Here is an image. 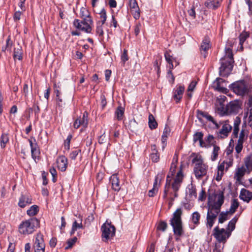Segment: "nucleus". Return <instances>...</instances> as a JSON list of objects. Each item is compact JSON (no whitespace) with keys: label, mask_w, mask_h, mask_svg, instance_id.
Returning a JSON list of instances; mask_svg holds the SVG:
<instances>
[{"label":"nucleus","mask_w":252,"mask_h":252,"mask_svg":"<svg viewBox=\"0 0 252 252\" xmlns=\"http://www.w3.org/2000/svg\"><path fill=\"white\" fill-rule=\"evenodd\" d=\"M94 215L93 213L90 214L85 220L84 224L87 226H89L91 222L94 221Z\"/></svg>","instance_id":"50"},{"label":"nucleus","mask_w":252,"mask_h":252,"mask_svg":"<svg viewBox=\"0 0 252 252\" xmlns=\"http://www.w3.org/2000/svg\"><path fill=\"white\" fill-rule=\"evenodd\" d=\"M107 140V137L103 133L101 135H100L98 139V142L99 144H102L105 143Z\"/></svg>","instance_id":"62"},{"label":"nucleus","mask_w":252,"mask_h":252,"mask_svg":"<svg viewBox=\"0 0 252 252\" xmlns=\"http://www.w3.org/2000/svg\"><path fill=\"white\" fill-rule=\"evenodd\" d=\"M226 55L220 60V74L223 77L227 76L233 68V58L231 49L229 48L226 49Z\"/></svg>","instance_id":"4"},{"label":"nucleus","mask_w":252,"mask_h":252,"mask_svg":"<svg viewBox=\"0 0 252 252\" xmlns=\"http://www.w3.org/2000/svg\"><path fill=\"white\" fill-rule=\"evenodd\" d=\"M73 24L77 30L82 32H91L94 26L92 19H75Z\"/></svg>","instance_id":"7"},{"label":"nucleus","mask_w":252,"mask_h":252,"mask_svg":"<svg viewBox=\"0 0 252 252\" xmlns=\"http://www.w3.org/2000/svg\"><path fill=\"white\" fill-rule=\"evenodd\" d=\"M183 174L181 170L179 171L172 184V188L174 192H177L183 181Z\"/></svg>","instance_id":"15"},{"label":"nucleus","mask_w":252,"mask_h":252,"mask_svg":"<svg viewBox=\"0 0 252 252\" xmlns=\"http://www.w3.org/2000/svg\"><path fill=\"white\" fill-rule=\"evenodd\" d=\"M221 1L219 0H208L204 4L206 7L213 10H216L220 5Z\"/></svg>","instance_id":"25"},{"label":"nucleus","mask_w":252,"mask_h":252,"mask_svg":"<svg viewBox=\"0 0 252 252\" xmlns=\"http://www.w3.org/2000/svg\"><path fill=\"white\" fill-rule=\"evenodd\" d=\"M129 6L134 18L138 19L140 16V10L136 0H129Z\"/></svg>","instance_id":"14"},{"label":"nucleus","mask_w":252,"mask_h":252,"mask_svg":"<svg viewBox=\"0 0 252 252\" xmlns=\"http://www.w3.org/2000/svg\"><path fill=\"white\" fill-rule=\"evenodd\" d=\"M215 200L212 201L210 195L208 197V211L206 217V226L211 229L220 211V207L224 202V193L219 191L214 194Z\"/></svg>","instance_id":"1"},{"label":"nucleus","mask_w":252,"mask_h":252,"mask_svg":"<svg viewBox=\"0 0 252 252\" xmlns=\"http://www.w3.org/2000/svg\"><path fill=\"white\" fill-rule=\"evenodd\" d=\"M32 203V199L28 196L22 195L19 199L18 205L20 207L24 208L26 206Z\"/></svg>","instance_id":"27"},{"label":"nucleus","mask_w":252,"mask_h":252,"mask_svg":"<svg viewBox=\"0 0 252 252\" xmlns=\"http://www.w3.org/2000/svg\"><path fill=\"white\" fill-rule=\"evenodd\" d=\"M177 162H178V158H177V156L176 155H175L173 158L172 162L171 164V167H170V172L171 173V176L173 175V174L175 171V169H176V167L177 166Z\"/></svg>","instance_id":"42"},{"label":"nucleus","mask_w":252,"mask_h":252,"mask_svg":"<svg viewBox=\"0 0 252 252\" xmlns=\"http://www.w3.org/2000/svg\"><path fill=\"white\" fill-rule=\"evenodd\" d=\"M241 122V119L239 117H236L234 119L232 132V135L234 138H238L235 148L237 154H239L242 151L243 143L248 139L249 133V130L247 128L246 124L244 123L242 126L240 132L239 134V126Z\"/></svg>","instance_id":"2"},{"label":"nucleus","mask_w":252,"mask_h":252,"mask_svg":"<svg viewBox=\"0 0 252 252\" xmlns=\"http://www.w3.org/2000/svg\"><path fill=\"white\" fill-rule=\"evenodd\" d=\"M148 124H149V127L151 129H155L158 126V123L156 122L154 116L151 114H150L149 115Z\"/></svg>","instance_id":"34"},{"label":"nucleus","mask_w":252,"mask_h":252,"mask_svg":"<svg viewBox=\"0 0 252 252\" xmlns=\"http://www.w3.org/2000/svg\"><path fill=\"white\" fill-rule=\"evenodd\" d=\"M208 169V166L206 164L199 166H194L193 172L195 177L198 179H201L203 177L207 175Z\"/></svg>","instance_id":"13"},{"label":"nucleus","mask_w":252,"mask_h":252,"mask_svg":"<svg viewBox=\"0 0 252 252\" xmlns=\"http://www.w3.org/2000/svg\"><path fill=\"white\" fill-rule=\"evenodd\" d=\"M188 193L190 196L196 197L197 192L195 187L194 185L192 184L189 185L188 187Z\"/></svg>","instance_id":"45"},{"label":"nucleus","mask_w":252,"mask_h":252,"mask_svg":"<svg viewBox=\"0 0 252 252\" xmlns=\"http://www.w3.org/2000/svg\"><path fill=\"white\" fill-rule=\"evenodd\" d=\"M230 235L229 231H227L224 228L220 229L218 226L215 227L213 230V236L220 243L225 242Z\"/></svg>","instance_id":"9"},{"label":"nucleus","mask_w":252,"mask_h":252,"mask_svg":"<svg viewBox=\"0 0 252 252\" xmlns=\"http://www.w3.org/2000/svg\"><path fill=\"white\" fill-rule=\"evenodd\" d=\"M77 238L76 237L69 239L67 242V246L65 247V249L67 250L72 247L73 245L77 241Z\"/></svg>","instance_id":"51"},{"label":"nucleus","mask_w":252,"mask_h":252,"mask_svg":"<svg viewBox=\"0 0 252 252\" xmlns=\"http://www.w3.org/2000/svg\"><path fill=\"white\" fill-rule=\"evenodd\" d=\"M224 82V80L220 78H217L216 80V89L220 92H223L224 91L226 90V89L223 87L221 86V84Z\"/></svg>","instance_id":"37"},{"label":"nucleus","mask_w":252,"mask_h":252,"mask_svg":"<svg viewBox=\"0 0 252 252\" xmlns=\"http://www.w3.org/2000/svg\"><path fill=\"white\" fill-rule=\"evenodd\" d=\"M124 113V109L120 106L117 108L116 112L115 114L116 115L117 118L118 120H121L122 119V117L123 116Z\"/></svg>","instance_id":"48"},{"label":"nucleus","mask_w":252,"mask_h":252,"mask_svg":"<svg viewBox=\"0 0 252 252\" xmlns=\"http://www.w3.org/2000/svg\"><path fill=\"white\" fill-rule=\"evenodd\" d=\"M247 171L248 170L244 166L237 169L234 176V178L237 181L240 182L242 178L244 176Z\"/></svg>","instance_id":"26"},{"label":"nucleus","mask_w":252,"mask_h":252,"mask_svg":"<svg viewBox=\"0 0 252 252\" xmlns=\"http://www.w3.org/2000/svg\"><path fill=\"white\" fill-rule=\"evenodd\" d=\"M79 16L82 19H92L89 10L84 7L80 8Z\"/></svg>","instance_id":"29"},{"label":"nucleus","mask_w":252,"mask_h":252,"mask_svg":"<svg viewBox=\"0 0 252 252\" xmlns=\"http://www.w3.org/2000/svg\"><path fill=\"white\" fill-rule=\"evenodd\" d=\"M164 57L166 62L168 63H172V62H173V58L170 55L168 52H166L164 53Z\"/></svg>","instance_id":"64"},{"label":"nucleus","mask_w":252,"mask_h":252,"mask_svg":"<svg viewBox=\"0 0 252 252\" xmlns=\"http://www.w3.org/2000/svg\"><path fill=\"white\" fill-rule=\"evenodd\" d=\"M121 60L122 62L124 64L125 63L128 61V57L127 55V51L126 49H124L123 53L121 55Z\"/></svg>","instance_id":"59"},{"label":"nucleus","mask_w":252,"mask_h":252,"mask_svg":"<svg viewBox=\"0 0 252 252\" xmlns=\"http://www.w3.org/2000/svg\"><path fill=\"white\" fill-rule=\"evenodd\" d=\"M71 138H72V135L69 134L68 135L67 137L64 141V148L67 150H69L70 143V141H71Z\"/></svg>","instance_id":"57"},{"label":"nucleus","mask_w":252,"mask_h":252,"mask_svg":"<svg viewBox=\"0 0 252 252\" xmlns=\"http://www.w3.org/2000/svg\"><path fill=\"white\" fill-rule=\"evenodd\" d=\"M246 168L248 170V173H250L252 171V157L250 156L247 157L244 160Z\"/></svg>","instance_id":"32"},{"label":"nucleus","mask_w":252,"mask_h":252,"mask_svg":"<svg viewBox=\"0 0 252 252\" xmlns=\"http://www.w3.org/2000/svg\"><path fill=\"white\" fill-rule=\"evenodd\" d=\"M229 88L236 94L241 96L248 94L250 91L249 84L245 80L235 81L230 84Z\"/></svg>","instance_id":"6"},{"label":"nucleus","mask_w":252,"mask_h":252,"mask_svg":"<svg viewBox=\"0 0 252 252\" xmlns=\"http://www.w3.org/2000/svg\"><path fill=\"white\" fill-rule=\"evenodd\" d=\"M79 217L80 218V220H79V222H77V220H75L73 222L72 225L76 230H77V229H82L84 227L83 225L82 224V217L80 215L79 216Z\"/></svg>","instance_id":"47"},{"label":"nucleus","mask_w":252,"mask_h":252,"mask_svg":"<svg viewBox=\"0 0 252 252\" xmlns=\"http://www.w3.org/2000/svg\"><path fill=\"white\" fill-rule=\"evenodd\" d=\"M150 158L153 162H157L159 159V155L158 152L154 153L152 152L151 154Z\"/></svg>","instance_id":"56"},{"label":"nucleus","mask_w":252,"mask_h":252,"mask_svg":"<svg viewBox=\"0 0 252 252\" xmlns=\"http://www.w3.org/2000/svg\"><path fill=\"white\" fill-rule=\"evenodd\" d=\"M182 214L181 208H178L174 212L173 217L170 220V224L172 226L174 234L177 237L176 238L177 241L184 234L181 218Z\"/></svg>","instance_id":"3"},{"label":"nucleus","mask_w":252,"mask_h":252,"mask_svg":"<svg viewBox=\"0 0 252 252\" xmlns=\"http://www.w3.org/2000/svg\"><path fill=\"white\" fill-rule=\"evenodd\" d=\"M229 214V212L227 211L224 212H221L219 216V223H223L225 220H228V215Z\"/></svg>","instance_id":"43"},{"label":"nucleus","mask_w":252,"mask_h":252,"mask_svg":"<svg viewBox=\"0 0 252 252\" xmlns=\"http://www.w3.org/2000/svg\"><path fill=\"white\" fill-rule=\"evenodd\" d=\"M220 150V148L218 146L216 145H213V150L211 157V159L212 161H215L217 159Z\"/></svg>","instance_id":"38"},{"label":"nucleus","mask_w":252,"mask_h":252,"mask_svg":"<svg viewBox=\"0 0 252 252\" xmlns=\"http://www.w3.org/2000/svg\"><path fill=\"white\" fill-rule=\"evenodd\" d=\"M166 77L169 82H170L171 84L174 83L175 77L171 70H168Z\"/></svg>","instance_id":"58"},{"label":"nucleus","mask_w":252,"mask_h":252,"mask_svg":"<svg viewBox=\"0 0 252 252\" xmlns=\"http://www.w3.org/2000/svg\"><path fill=\"white\" fill-rule=\"evenodd\" d=\"M9 141L8 135L6 133H2L0 137V146L2 148H4L6 144Z\"/></svg>","instance_id":"41"},{"label":"nucleus","mask_w":252,"mask_h":252,"mask_svg":"<svg viewBox=\"0 0 252 252\" xmlns=\"http://www.w3.org/2000/svg\"><path fill=\"white\" fill-rule=\"evenodd\" d=\"M128 128L132 132H136L138 130V124L135 120L129 121L128 125Z\"/></svg>","instance_id":"39"},{"label":"nucleus","mask_w":252,"mask_h":252,"mask_svg":"<svg viewBox=\"0 0 252 252\" xmlns=\"http://www.w3.org/2000/svg\"><path fill=\"white\" fill-rule=\"evenodd\" d=\"M200 215L198 212H195L192 214L191 221L195 225L199 224Z\"/></svg>","instance_id":"40"},{"label":"nucleus","mask_w":252,"mask_h":252,"mask_svg":"<svg viewBox=\"0 0 252 252\" xmlns=\"http://www.w3.org/2000/svg\"><path fill=\"white\" fill-rule=\"evenodd\" d=\"M210 39L205 37L200 47L201 53L204 58L206 57V52L210 48Z\"/></svg>","instance_id":"24"},{"label":"nucleus","mask_w":252,"mask_h":252,"mask_svg":"<svg viewBox=\"0 0 252 252\" xmlns=\"http://www.w3.org/2000/svg\"><path fill=\"white\" fill-rule=\"evenodd\" d=\"M88 114L85 112L82 118H77L73 124V126L75 128H78L82 126L84 127H86L88 125Z\"/></svg>","instance_id":"17"},{"label":"nucleus","mask_w":252,"mask_h":252,"mask_svg":"<svg viewBox=\"0 0 252 252\" xmlns=\"http://www.w3.org/2000/svg\"><path fill=\"white\" fill-rule=\"evenodd\" d=\"M228 121H225L224 124L222 125V128L220 130L219 133L222 135L221 137L225 138L228 136V134L232 130V126L228 123Z\"/></svg>","instance_id":"19"},{"label":"nucleus","mask_w":252,"mask_h":252,"mask_svg":"<svg viewBox=\"0 0 252 252\" xmlns=\"http://www.w3.org/2000/svg\"><path fill=\"white\" fill-rule=\"evenodd\" d=\"M238 218L237 216L234 217L228 223L227 225V227L226 228L227 231H229L230 232V234L233 230H234L235 228V224L238 220Z\"/></svg>","instance_id":"33"},{"label":"nucleus","mask_w":252,"mask_h":252,"mask_svg":"<svg viewBox=\"0 0 252 252\" xmlns=\"http://www.w3.org/2000/svg\"><path fill=\"white\" fill-rule=\"evenodd\" d=\"M203 134L202 132H197L193 135V141L194 143H196L197 141H199L203 138Z\"/></svg>","instance_id":"52"},{"label":"nucleus","mask_w":252,"mask_h":252,"mask_svg":"<svg viewBox=\"0 0 252 252\" xmlns=\"http://www.w3.org/2000/svg\"><path fill=\"white\" fill-rule=\"evenodd\" d=\"M247 114H249V120L250 122L252 121V95H250L247 103Z\"/></svg>","instance_id":"30"},{"label":"nucleus","mask_w":252,"mask_h":252,"mask_svg":"<svg viewBox=\"0 0 252 252\" xmlns=\"http://www.w3.org/2000/svg\"><path fill=\"white\" fill-rule=\"evenodd\" d=\"M190 157L192 158V162L194 164V166H199L205 164L202 156L198 154L192 153Z\"/></svg>","instance_id":"20"},{"label":"nucleus","mask_w":252,"mask_h":252,"mask_svg":"<svg viewBox=\"0 0 252 252\" xmlns=\"http://www.w3.org/2000/svg\"><path fill=\"white\" fill-rule=\"evenodd\" d=\"M185 91V87L183 86H179L177 88L174 92L173 98L177 103L179 102L182 98Z\"/></svg>","instance_id":"22"},{"label":"nucleus","mask_w":252,"mask_h":252,"mask_svg":"<svg viewBox=\"0 0 252 252\" xmlns=\"http://www.w3.org/2000/svg\"><path fill=\"white\" fill-rule=\"evenodd\" d=\"M226 96H223L220 99H218L215 103L216 111L220 116H223L226 114V105L224 104Z\"/></svg>","instance_id":"10"},{"label":"nucleus","mask_w":252,"mask_h":252,"mask_svg":"<svg viewBox=\"0 0 252 252\" xmlns=\"http://www.w3.org/2000/svg\"><path fill=\"white\" fill-rule=\"evenodd\" d=\"M13 58L15 60H21L22 59V50L21 47L15 48L14 49Z\"/></svg>","instance_id":"35"},{"label":"nucleus","mask_w":252,"mask_h":252,"mask_svg":"<svg viewBox=\"0 0 252 252\" xmlns=\"http://www.w3.org/2000/svg\"><path fill=\"white\" fill-rule=\"evenodd\" d=\"M198 113L203 117L206 118L208 121L211 122L213 121V117L209 115L207 112L199 111Z\"/></svg>","instance_id":"60"},{"label":"nucleus","mask_w":252,"mask_h":252,"mask_svg":"<svg viewBox=\"0 0 252 252\" xmlns=\"http://www.w3.org/2000/svg\"><path fill=\"white\" fill-rule=\"evenodd\" d=\"M81 153V150L76 149L72 151L69 155V158L72 160H75L77 156Z\"/></svg>","instance_id":"53"},{"label":"nucleus","mask_w":252,"mask_h":252,"mask_svg":"<svg viewBox=\"0 0 252 252\" xmlns=\"http://www.w3.org/2000/svg\"><path fill=\"white\" fill-rule=\"evenodd\" d=\"M110 182L111 183L113 189L117 191L120 189L121 187L119 184V180L117 175H112L110 178Z\"/></svg>","instance_id":"23"},{"label":"nucleus","mask_w":252,"mask_h":252,"mask_svg":"<svg viewBox=\"0 0 252 252\" xmlns=\"http://www.w3.org/2000/svg\"><path fill=\"white\" fill-rule=\"evenodd\" d=\"M22 15V12L20 11H15L13 15V19L15 22H17L20 20Z\"/></svg>","instance_id":"61"},{"label":"nucleus","mask_w":252,"mask_h":252,"mask_svg":"<svg viewBox=\"0 0 252 252\" xmlns=\"http://www.w3.org/2000/svg\"><path fill=\"white\" fill-rule=\"evenodd\" d=\"M13 43L12 41L11 40L10 36H8L6 41V45L5 46H3L2 47L1 50L3 52H5L6 50H10Z\"/></svg>","instance_id":"46"},{"label":"nucleus","mask_w":252,"mask_h":252,"mask_svg":"<svg viewBox=\"0 0 252 252\" xmlns=\"http://www.w3.org/2000/svg\"><path fill=\"white\" fill-rule=\"evenodd\" d=\"M162 178V174H158L156 177H155V181H154V185H153V188H156L158 189V182L159 181V182H160V180H161V178ZM160 183H159V184Z\"/></svg>","instance_id":"54"},{"label":"nucleus","mask_w":252,"mask_h":252,"mask_svg":"<svg viewBox=\"0 0 252 252\" xmlns=\"http://www.w3.org/2000/svg\"><path fill=\"white\" fill-rule=\"evenodd\" d=\"M34 252H44L45 244L42 234H37L34 244Z\"/></svg>","instance_id":"11"},{"label":"nucleus","mask_w":252,"mask_h":252,"mask_svg":"<svg viewBox=\"0 0 252 252\" xmlns=\"http://www.w3.org/2000/svg\"><path fill=\"white\" fill-rule=\"evenodd\" d=\"M241 108L240 104L238 101H231L226 105V115L236 114L239 112Z\"/></svg>","instance_id":"12"},{"label":"nucleus","mask_w":252,"mask_h":252,"mask_svg":"<svg viewBox=\"0 0 252 252\" xmlns=\"http://www.w3.org/2000/svg\"><path fill=\"white\" fill-rule=\"evenodd\" d=\"M39 220L36 218H32L22 221L19 226V232L23 235L32 233L35 228L39 227Z\"/></svg>","instance_id":"5"},{"label":"nucleus","mask_w":252,"mask_h":252,"mask_svg":"<svg viewBox=\"0 0 252 252\" xmlns=\"http://www.w3.org/2000/svg\"><path fill=\"white\" fill-rule=\"evenodd\" d=\"M101 237L102 240L106 242L115 234V227L111 223L105 222L101 226Z\"/></svg>","instance_id":"8"},{"label":"nucleus","mask_w":252,"mask_h":252,"mask_svg":"<svg viewBox=\"0 0 252 252\" xmlns=\"http://www.w3.org/2000/svg\"><path fill=\"white\" fill-rule=\"evenodd\" d=\"M23 92L25 96L27 97L29 92H32V84L31 83L29 85L28 83H25L23 86Z\"/></svg>","instance_id":"44"},{"label":"nucleus","mask_w":252,"mask_h":252,"mask_svg":"<svg viewBox=\"0 0 252 252\" xmlns=\"http://www.w3.org/2000/svg\"><path fill=\"white\" fill-rule=\"evenodd\" d=\"M58 169L61 171H65L67 166V159L64 156H59L56 160Z\"/></svg>","instance_id":"18"},{"label":"nucleus","mask_w":252,"mask_h":252,"mask_svg":"<svg viewBox=\"0 0 252 252\" xmlns=\"http://www.w3.org/2000/svg\"><path fill=\"white\" fill-rule=\"evenodd\" d=\"M167 227V223L165 221H161L159 222L157 229L158 230H161L162 231H164Z\"/></svg>","instance_id":"55"},{"label":"nucleus","mask_w":252,"mask_h":252,"mask_svg":"<svg viewBox=\"0 0 252 252\" xmlns=\"http://www.w3.org/2000/svg\"><path fill=\"white\" fill-rule=\"evenodd\" d=\"M188 13L189 16L192 19H194L195 18V8L194 7H191L190 9L188 10Z\"/></svg>","instance_id":"63"},{"label":"nucleus","mask_w":252,"mask_h":252,"mask_svg":"<svg viewBox=\"0 0 252 252\" xmlns=\"http://www.w3.org/2000/svg\"><path fill=\"white\" fill-rule=\"evenodd\" d=\"M31 154L32 158L35 161H36V159H39L40 152L39 147L36 143L34 144V147L31 149Z\"/></svg>","instance_id":"28"},{"label":"nucleus","mask_w":252,"mask_h":252,"mask_svg":"<svg viewBox=\"0 0 252 252\" xmlns=\"http://www.w3.org/2000/svg\"><path fill=\"white\" fill-rule=\"evenodd\" d=\"M99 21L97 22V32H103V29L101 28L102 26L104 24L107 18L106 11L104 8H102L99 13Z\"/></svg>","instance_id":"16"},{"label":"nucleus","mask_w":252,"mask_h":252,"mask_svg":"<svg viewBox=\"0 0 252 252\" xmlns=\"http://www.w3.org/2000/svg\"><path fill=\"white\" fill-rule=\"evenodd\" d=\"M239 206V203L236 199H233L231 201V206L229 210L227 211L231 215L234 214Z\"/></svg>","instance_id":"31"},{"label":"nucleus","mask_w":252,"mask_h":252,"mask_svg":"<svg viewBox=\"0 0 252 252\" xmlns=\"http://www.w3.org/2000/svg\"><path fill=\"white\" fill-rule=\"evenodd\" d=\"M239 197L241 199L248 203L252 199V192L246 189H241Z\"/></svg>","instance_id":"21"},{"label":"nucleus","mask_w":252,"mask_h":252,"mask_svg":"<svg viewBox=\"0 0 252 252\" xmlns=\"http://www.w3.org/2000/svg\"><path fill=\"white\" fill-rule=\"evenodd\" d=\"M39 212L38 206L33 205L27 211V215L29 216H33L36 215Z\"/></svg>","instance_id":"36"},{"label":"nucleus","mask_w":252,"mask_h":252,"mask_svg":"<svg viewBox=\"0 0 252 252\" xmlns=\"http://www.w3.org/2000/svg\"><path fill=\"white\" fill-rule=\"evenodd\" d=\"M249 37V32H241L239 35V43L242 45L246 39Z\"/></svg>","instance_id":"49"}]
</instances>
